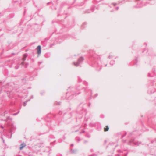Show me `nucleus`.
I'll list each match as a JSON object with an SVG mask.
<instances>
[{"label":"nucleus","mask_w":156,"mask_h":156,"mask_svg":"<svg viewBox=\"0 0 156 156\" xmlns=\"http://www.w3.org/2000/svg\"><path fill=\"white\" fill-rule=\"evenodd\" d=\"M79 64H80V62H78V61L76 62H74L73 63V64H74V65L76 66H78Z\"/></svg>","instance_id":"obj_2"},{"label":"nucleus","mask_w":156,"mask_h":156,"mask_svg":"<svg viewBox=\"0 0 156 156\" xmlns=\"http://www.w3.org/2000/svg\"><path fill=\"white\" fill-rule=\"evenodd\" d=\"M25 144H22L21 145L20 147V149L22 150L23 147H25Z\"/></svg>","instance_id":"obj_4"},{"label":"nucleus","mask_w":156,"mask_h":156,"mask_svg":"<svg viewBox=\"0 0 156 156\" xmlns=\"http://www.w3.org/2000/svg\"><path fill=\"white\" fill-rule=\"evenodd\" d=\"M83 59V58L82 57H80L79 58V59L78 60V62H80H80L82 61Z\"/></svg>","instance_id":"obj_3"},{"label":"nucleus","mask_w":156,"mask_h":156,"mask_svg":"<svg viewBox=\"0 0 156 156\" xmlns=\"http://www.w3.org/2000/svg\"><path fill=\"white\" fill-rule=\"evenodd\" d=\"M106 127H108V126H106Z\"/></svg>","instance_id":"obj_6"},{"label":"nucleus","mask_w":156,"mask_h":156,"mask_svg":"<svg viewBox=\"0 0 156 156\" xmlns=\"http://www.w3.org/2000/svg\"><path fill=\"white\" fill-rule=\"evenodd\" d=\"M37 54L38 55L40 54L41 53V47L39 45L37 46Z\"/></svg>","instance_id":"obj_1"},{"label":"nucleus","mask_w":156,"mask_h":156,"mask_svg":"<svg viewBox=\"0 0 156 156\" xmlns=\"http://www.w3.org/2000/svg\"><path fill=\"white\" fill-rule=\"evenodd\" d=\"M109 129V127H105L104 128V131H107Z\"/></svg>","instance_id":"obj_5"}]
</instances>
